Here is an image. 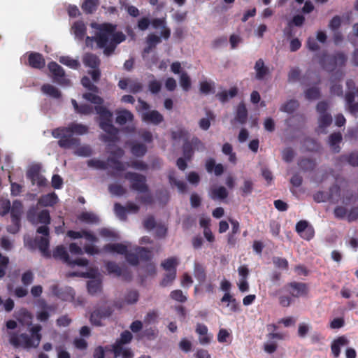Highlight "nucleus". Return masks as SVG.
<instances>
[{"instance_id":"nucleus-44","label":"nucleus","mask_w":358,"mask_h":358,"mask_svg":"<svg viewBox=\"0 0 358 358\" xmlns=\"http://www.w3.org/2000/svg\"><path fill=\"white\" fill-rule=\"evenodd\" d=\"M87 165L90 167L99 170H106L108 167V162L102 161L97 159H91L87 161Z\"/></svg>"},{"instance_id":"nucleus-58","label":"nucleus","mask_w":358,"mask_h":358,"mask_svg":"<svg viewBox=\"0 0 358 358\" xmlns=\"http://www.w3.org/2000/svg\"><path fill=\"white\" fill-rule=\"evenodd\" d=\"M75 154L80 157H90L92 154V150L90 145L77 146Z\"/></svg>"},{"instance_id":"nucleus-59","label":"nucleus","mask_w":358,"mask_h":358,"mask_svg":"<svg viewBox=\"0 0 358 358\" xmlns=\"http://www.w3.org/2000/svg\"><path fill=\"white\" fill-rule=\"evenodd\" d=\"M273 263L275 265V266L278 268H282L284 270L288 269L289 264L288 261L285 258L274 257L273 258Z\"/></svg>"},{"instance_id":"nucleus-4","label":"nucleus","mask_w":358,"mask_h":358,"mask_svg":"<svg viewBox=\"0 0 358 358\" xmlns=\"http://www.w3.org/2000/svg\"><path fill=\"white\" fill-rule=\"evenodd\" d=\"M318 57L319 63L322 68L330 72L335 71L337 68L345 66L348 61L347 55L341 51L336 52L333 55H328L324 52Z\"/></svg>"},{"instance_id":"nucleus-11","label":"nucleus","mask_w":358,"mask_h":358,"mask_svg":"<svg viewBox=\"0 0 358 358\" xmlns=\"http://www.w3.org/2000/svg\"><path fill=\"white\" fill-rule=\"evenodd\" d=\"M283 289L294 298L306 296L308 292V285L304 282H289L283 287Z\"/></svg>"},{"instance_id":"nucleus-46","label":"nucleus","mask_w":358,"mask_h":358,"mask_svg":"<svg viewBox=\"0 0 358 358\" xmlns=\"http://www.w3.org/2000/svg\"><path fill=\"white\" fill-rule=\"evenodd\" d=\"M194 148L192 146V143H190L189 141H186L182 145V153L184 157L187 160L189 161L192 159L193 155H194Z\"/></svg>"},{"instance_id":"nucleus-31","label":"nucleus","mask_w":358,"mask_h":358,"mask_svg":"<svg viewBox=\"0 0 358 358\" xmlns=\"http://www.w3.org/2000/svg\"><path fill=\"white\" fill-rule=\"evenodd\" d=\"M99 4V0H84L81 8L85 13L92 14L96 10Z\"/></svg>"},{"instance_id":"nucleus-30","label":"nucleus","mask_w":358,"mask_h":358,"mask_svg":"<svg viewBox=\"0 0 358 358\" xmlns=\"http://www.w3.org/2000/svg\"><path fill=\"white\" fill-rule=\"evenodd\" d=\"M106 251L111 253L125 255L127 252V246L122 243H108L104 246Z\"/></svg>"},{"instance_id":"nucleus-27","label":"nucleus","mask_w":358,"mask_h":358,"mask_svg":"<svg viewBox=\"0 0 358 358\" xmlns=\"http://www.w3.org/2000/svg\"><path fill=\"white\" fill-rule=\"evenodd\" d=\"M343 137L341 132H334L329 137V144L334 152L337 153L341 150L340 143L342 141Z\"/></svg>"},{"instance_id":"nucleus-17","label":"nucleus","mask_w":358,"mask_h":358,"mask_svg":"<svg viewBox=\"0 0 358 358\" xmlns=\"http://www.w3.org/2000/svg\"><path fill=\"white\" fill-rule=\"evenodd\" d=\"M28 64L33 69H41L45 66V61L41 53L31 52L28 55Z\"/></svg>"},{"instance_id":"nucleus-53","label":"nucleus","mask_w":358,"mask_h":358,"mask_svg":"<svg viewBox=\"0 0 358 358\" xmlns=\"http://www.w3.org/2000/svg\"><path fill=\"white\" fill-rule=\"evenodd\" d=\"M114 210L117 216L122 220H126L127 219V208L123 206L119 203H116L114 205Z\"/></svg>"},{"instance_id":"nucleus-19","label":"nucleus","mask_w":358,"mask_h":358,"mask_svg":"<svg viewBox=\"0 0 358 358\" xmlns=\"http://www.w3.org/2000/svg\"><path fill=\"white\" fill-rule=\"evenodd\" d=\"M117 115L115 122L119 125H124L127 122H131L134 120V116L129 110L127 109L116 110Z\"/></svg>"},{"instance_id":"nucleus-9","label":"nucleus","mask_w":358,"mask_h":358,"mask_svg":"<svg viewBox=\"0 0 358 358\" xmlns=\"http://www.w3.org/2000/svg\"><path fill=\"white\" fill-rule=\"evenodd\" d=\"M124 178L130 182V188L140 193L148 192L149 187L147 185L146 177L136 172H127Z\"/></svg>"},{"instance_id":"nucleus-39","label":"nucleus","mask_w":358,"mask_h":358,"mask_svg":"<svg viewBox=\"0 0 358 358\" xmlns=\"http://www.w3.org/2000/svg\"><path fill=\"white\" fill-rule=\"evenodd\" d=\"M254 189V182L250 179H245L243 184L241 186L239 190L241 195L245 197L252 194Z\"/></svg>"},{"instance_id":"nucleus-52","label":"nucleus","mask_w":358,"mask_h":358,"mask_svg":"<svg viewBox=\"0 0 358 358\" xmlns=\"http://www.w3.org/2000/svg\"><path fill=\"white\" fill-rule=\"evenodd\" d=\"M43 308H45V310L38 312L36 313V319L39 322H45L48 321L50 317V314L47 310H52V307L51 306H48L44 302V306H43Z\"/></svg>"},{"instance_id":"nucleus-18","label":"nucleus","mask_w":358,"mask_h":358,"mask_svg":"<svg viewBox=\"0 0 358 358\" xmlns=\"http://www.w3.org/2000/svg\"><path fill=\"white\" fill-rule=\"evenodd\" d=\"M118 87L121 90H142L143 85L136 78H127L121 79L118 83Z\"/></svg>"},{"instance_id":"nucleus-40","label":"nucleus","mask_w":358,"mask_h":358,"mask_svg":"<svg viewBox=\"0 0 358 358\" xmlns=\"http://www.w3.org/2000/svg\"><path fill=\"white\" fill-rule=\"evenodd\" d=\"M299 106L298 101L291 99L282 104L280 110L285 113H292L298 108Z\"/></svg>"},{"instance_id":"nucleus-56","label":"nucleus","mask_w":358,"mask_h":358,"mask_svg":"<svg viewBox=\"0 0 358 358\" xmlns=\"http://www.w3.org/2000/svg\"><path fill=\"white\" fill-rule=\"evenodd\" d=\"M177 259L174 257L168 258L162 264V267L169 272L176 270Z\"/></svg>"},{"instance_id":"nucleus-62","label":"nucleus","mask_w":358,"mask_h":358,"mask_svg":"<svg viewBox=\"0 0 358 358\" xmlns=\"http://www.w3.org/2000/svg\"><path fill=\"white\" fill-rule=\"evenodd\" d=\"M38 214V213H37L36 207H35V206L30 207L27 213V220L33 224H37Z\"/></svg>"},{"instance_id":"nucleus-13","label":"nucleus","mask_w":358,"mask_h":358,"mask_svg":"<svg viewBox=\"0 0 358 358\" xmlns=\"http://www.w3.org/2000/svg\"><path fill=\"white\" fill-rule=\"evenodd\" d=\"M113 312V310L110 306L101 307L94 310L90 315L91 323L97 327L102 326L101 320L109 317Z\"/></svg>"},{"instance_id":"nucleus-22","label":"nucleus","mask_w":358,"mask_h":358,"mask_svg":"<svg viewBox=\"0 0 358 358\" xmlns=\"http://www.w3.org/2000/svg\"><path fill=\"white\" fill-rule=\"evenodd\" d=\"M58 202V196L55 192L41 196L38 204L43 207H52Z\"/></svg>"},{"instance_id":"nucleus-5","label":"nucleus","mask_w":358,"mask_h":358,"mask_svg":"<svg viewBox=\"0 0 358 358\" xmlns=\"http://www.w3.org/2000/svg\"><path fill=\"white\" fill-rule=\"evenodd\" d=\"M289 82L296 83L300 82L302 84L309 86L308 90H317L314 85L317 84L319 78L316 72L307 70L304 75H301V71L299 67L292 68L287 75Z\"/></svg>"},{"instance_id":"nucleus-64","label":"nucleus","mask_w":358,"mask_h":358,"mask_svg":"<svg viewBox=\"0 0 358 358\" xmlns=\"http://www.w3.org/2000/svg\"><path fill=\"white\" fill-rule=\"evenodd\" d=\"M342 158L344 159L348 163L353 166H358V153L352 152L348 155H343Z\"/></svg>"},{"instance_id":"nucleus-54","label":"nucleus","mask_w":358,"mask_h":358,"mask_svg":"<svg viewBox=\"0 0 358 358\" xmlns=\"http://www.w3.org/2000/svg\"><path fill=\"white\" fill-rule=\"evenodd\" d=\"M109 192L115 196H122L126 193V189L119 184H110L108 186Z\"/></svg>"},{"instance_id":"nucleus-16","label":"nucleus","mask_w":358,"mask_h":358,"mask_svg":"<svg viewBox=\"0 0 358 358\" xmlns=\"http://www.w3.org/2000/svg\"><path fill=\"white\" fill-rule=\"evenodd\" d=\"M349 340L345 336H338L331 344V350L333 356L338 358L340 356L341 348L349 344Z\"/></svg>"},{"instance_id":"nucleus-28","label":"nucleus","mask_w":358,"mask_h":358,"mask_svg":"<svg viewBox=\"0 0 358 358\" xmlns=\"http://www.w3.org/2000/svg\"><path fill=\"white\" fill-rule=\"evenodd\" d=\"M222 303L228 302L227 306L232 312H238L240 310V303L237 300L234 298L229 292L225 293L221 299Z\"/></svg>"},{"instance_id":"nucleus-23","label":"nucleus","mask_w":358,"mask_h":358,"mask_svg":"<svg viewBox=\"0 0 358 358\" xmlns=\"http://www.w3.org/2000/svg\"><path fill=\"white\" fill-rule=\"evenodd\" d=\"M83 62L86 67L91 69L99 68L101 60L96 55L87 52L83 55Z\"/></svg>"},{"instance_id":"nucleus-61","label":"nucleus","mask_w":358,"mask_h":358,"mask_svg":"<svg viewBox=\"0 0 358 358\" xmlns=\"http://www.w3.org/2000/svg\"><path fill=\"white\" fill-rule=\"evenodd\" d=\"M127 262L133 266H137L139 264L138 257L136 252H129L124 255Z\"/></svg>"},{"instance_id":"nucleus-1","label":"nucleus","mask_w":358,"mask_h":358,"mask_svg":"<svg viewBox=\"0 0 358 358\" xmlns=\"http://www.w3.org/2000/svg\"><path fill=\"white\" fill-rule=\"evenodd\" d=\"M83 96L87 101L96 105L94 110L99 115V126L107 134L101 135V140L106 143L117 142L119 139V129L113 124V113L106 107L101 106L103 99L92 92L85 93Z\"/></svg>"},{"instance_id":"nucleus-12","label":"nucleus","mask_w":358,"mask_h":358,"mask_svg":"<svg viewBox=\"0 0 358 358\" xmlns=\"http://www.w3.org/2000/svg\"><path fill=\"white\" fill-rule=\"evenodd\" d=\"M52 75L53 80L59 84L69 85L70 80L66 76L64 69L55 62H51L48 65Z\"/></svg>"},{"instance_id":"nucleus-37","label":"nucleus","mask_w":358,"mask_h":358,"mask_svg":"<svg viewBox=\"0 0 358 358\" xmlns=\"http://www.w3.org/2000/svg\"><path fill=\"white\" fill-rule=\"evenodd\" d=\"M228 196V192L227 189L223 187L220 186L217 188H215L212 189L210 192V198L213 200H223L226 199Z\"/></svg>"},{"instance_id":"nucleus-47","label":"nucleus","mask_w":358,"mask_h":358,"mask_svg":"<svg viewBox=\"0 0 358 358\" xmlns=\"http://www.w3.org/2000/svg\"><path fill=\"white\" fill-rule=\"evenodd\" d=\"M332 122V117L331 114L328 113H324V114H320L318 120L319 127L321 129H324L329 127Z\"/></svg>"},{"instance_id":"nucleus-57","label":"nucleus","mask_w":358,"mask_h":358,"mask_svg":"<svg viewBox=\"0 0 358 358\" xmlns=\"http://www.w3.org/2000/svg\"><path fill=\"white\" fill-rule=\"evenodd\" d=\"M180 85L183 90H188L191 86V80L187 72L182 71L180 76Z\"/></svg>"},{"instance_id":"nucleus-43","label":"nucleus","mask_w":358,"mask_h":358,"mask_svg":"<svg viewBox=\"0 0 358 358\" xmlns=\"http://www.w3.org/2000/svg\"><path fill=\"white\" fill-rule=\"evenodd\" d=\"M207 117L201 118L199 122V127L203 130H208L210 127V120L215 119V115L213 112L208 110L206 113Z\"/></svg>"},{"instance_id":"nucleus-2","label":"nucleus","mask_w":358,"mask_h":358,"mask_svg":"<svg viewBox=\"0 0 358 358\" xmlns=\"http://www.w3.org/2000/svg\"><path fill=\"white\" fill-rule=\"evenodd\" d=\"M88 131V127L78 123H71L68 127H58L52 131L54 138H59L58 145L64 149L74 148L80 145V141L73 134L83 135Z\"/></svg>"},{"instance_id":"nucleus-38","label":"nucleus","mask_w":358,"mask_h":358,"mask_svg":"<svg viewBox=\"0 0 358 358\" xmlns=\"http://www.w3.org/2000/svg\"><path fill=\"white\" fill-rule=\"evenodd\" d=\"M194 275L200 283L203 282L206 279L205 268L199 263L194 264Z\"/></svg>"},{"instance_id":"nucleus-25","label":"nucleus","mask_w":358,"mask_h":358,"mask_svg":"<svg viewBox=\"0 0 358 358\" xmlns=\"http://www.w3.org/2000/svg\"><path fill=\"white\" fill-rule=\"evenodd\" d=\"M196 332L199 335V343L202 345L208 344L211 336L208 334V327L203 324H197Z\"/></svg>"},{"instance_id":"nucleus-8","label":"nucleus","mask_w":358,"mask_h":358,"mask_svg":"<svg viewBox=\"0 0 358 358\" xmlns=\"http://www.w3.org/2000/svg\"><path fill=\"white\" fill-rule=\"evenodd\" d=\"M23 211L22 203L15 200L10 206V217L12 224L7 227V231L13 234H17L21 228V215Z\"/></svg>"},{"instance_id":"nucleus-41","label":"nucleus","mask_w":358,"mask_h":358,"mask_svg":"<svg viewBox=\"0 0 358 358\" xmlns=\"http://www.w3.org/2000/svg\"><path fill=\"white\" fill-rule=\"evenodd\" d=\"M131 153L138 157L144 156L147 152V147L143 143H134L131 147Z\"/></svg>"},{"instance_id":"nucleus-15","label":"nucleus","mask_w":358,"mask_h":358,"mask_svg":"<svg viewBox=\"0 0 358 358\" xmlns=\"http://www.w3.org/2000/svg\"><path fill=\"white\" fill-rule=\"evenodd\" d=\"M139 294L138 291L131 289L127 292L124 299L114 301V306L118 309L122 308L125 305H132L138 301Z\"/></svg>"},{"instance_id":"nucleus-24","label":"nucleus","mask_w":358,"mask_h":358,"mask_svg":"<svg viewBox=\"0 0 358 358\" xmlns=\"http://www.w3.org/2000/svg\"><path fill=\"white\" fill-rule=\"evenodd\" d=\"M35 242L43 255L46 258H50L51 254L49 251V238L41 236L36 238Z\"/></svg>"},{"instance_id":"nucleus-3","label":"nucleus","mask_w":358,"mask_h":358,"mask_svg":"<svg viewBox=\"0 0 358 358\" xmlns=\"http://www.w3.org/2000/svg\"><path fill=\"white\" fill-rule=\"evenodd\" d=\"M41 330L42 327L40 324H36L30 328V336L25 333L20 334L11 333L9 342L15 348L22 347L25 349L36 348L42 339Z\"/></svg>"},{"instance_id":"nucleus-34","label":"nucleus","mask_w":358,"mask_h":358,"mask_svg":"<svg viewBox=\"0 0 358 358\" xmlns=\"http://www.w3.org/2000/svg\"><path fill=\"white\" fill-rule=\"evenodd\" d=\"M72 29L76 37L80 40H83L86 34L87 28L82 21L76 22L72 26Z\"/></svg>"},{"instance_id":"nucleus-10","label":"nucleus","mask_w":358,"mask_h":358,"mask_svg":"<svg viewBox=\"0 0 358 358\" xmlns=\"http://www.w3.org/2000/svg\"><path fill=\"white\" fill-rule=\"evenodd\" d=\"M116 25L111 23H103L100 24L99 31L94 36L95 41L99 48H103L110 43L111 35L115 31Z\"/></svg>"},{"instance_id":"nucleus-35","label":"nucleus","mask_w":358,"mask_h":358,"mask_svg":"<svg viewBox=\"0 0 358 358\" xmlns=\"http://www.w3.org/2000/svg\"><path fill=\"white\" fill-rule=\"evenodd\" d=\"M72 105L76 113L82 115H90L93 112V108L86 103L78 104L75 99H71Z\"/></svg>"},{"instance_id":"nucleus-36","label":"nucleus","mask_w":358,"mask_h":358,"mask_svg":"<svg viewBox=\"0 0 358 358\" xmlns=\"http://www.w3.org/2000/svg\"><path fill=\"white\" fill-rule=\"evenodd\" d=\"M87 288L89 294L95 295L101 292V282L99 280H91L87 282Z\"/></svg>"},{"instance_id":"nucleus-49","label":"nucleus","mask_w":358,"mask_h":358,"mask_svg":"<svg viewBox=\"0 0 358 358\" xmlns=\"http://www.w3.org/2000/svg\"><path fill=\"white\" fill-rule=\"evenodd\" d=\"M51 217L48 210H42L37 215V223L48 225L50 224Z\"/></svg>"},{"instance_id":"nucleus-55","label":"nucleus","mask_w":358,"mask_h":358,"mask_svg":"<svg viewBox=\"0 0 358 358\" xmlns=\"http://www.w3.org/2000/svg\"><path fill=\"white\" fill-rule=\"evenodd\" d=\"M108 164L110 163V166L117 171H122L125 170L124 164L118 159L109 157L107 159Z\"/></svg>"},{"instance_id":"nucleus-6","label":"nucleus","mask_w":358,"mask_h":358,"mask_svg":"<svg viewBox=\"0 0 358 358\" xmlns=\"http://www.w3.org/2000/svg\"><path fill=\"white\" fill-rule=\"evenodd\" d=\"M133 335L128 331H124L121 333L120 338L117 339L115 343L110 345V352L114 354V357L117 358H133L134 353L131 348L124 347V345L131 343Z\"/></svg>"},{"instance_id":"nucleus-21","label":"nucleus","mask_w":358,"mask_h":358,"mask_svg":"<svg viewBox=\"0 0 358 358\" xmlns=\"http://www.w3.org/2000/svg\"><path fill=\"white\" fill-rule=\"evenodd\" d=\"M255 70L256 72V78L257 80H264L267 76L270 74V70L268 66L264 64L262 59H259L255 65Z\"/></svg>"},{"instance_id":"nucleus-20","label":"nucleus","mask_w":358,"mask_h":358,"mask_svg":"<svg viewBox=\"0 0 358 358\" xmlns=\"http://www.w3.org/2000/svg\"><path fill=\"white\" fill-rule=\"evenodd\" d=\"M67 236L72 239H77L80 238H85L87 241L91 242H96L97 238L94 234L92 232L86 230H82L80 231H76L73 230H69L67 231Z\"/></svg>"},{"instance_id":"nucleus-50","label":"nucleus","mask_w":358,"mask_h":358,"mask_svg":"<svg viewBox=\"0 0 358 358\" xmlns=\"http://www.w3.org/2000/svg\"><path fill=\"white\" fill-rule=\"evenodd\" d=\"M106 269L109 273H113L117 276L122 275V269L117 264L114 262H108L106 265Z\"/></svg>"},{"instance_id":"nucleus-14","label":"nucleus","mask_w":358,"mask_h":358,"mask_svg":"<svg viewBox=\"0 0 358 358\" xmlns=\"http://www.w3.org/2000/svg\"><path fill=\"white\" fill-rule=\"evenodd\" d=\"M51 291L55 296L63 301H71L75 296V291L70 287L61 288L55 285L51 287Z\"/></svg>"},{"instance_id":"nucleus-42","label":"nucleus","mask_w":358,"mask_h":358,"mask_svg":"<svg viewBox=\"0 0 358 358\" xmlns=\"http://www.w3.org/2000/svg\"><path fill=\"white\" fill-rule=\"evenodd\" d=\"M78 219L81 222H86L88 224H93L99 222L98 217L94 213L89 212L81 213L78 215Z\"/></svg>"},{"instance_id":"nucleus-60","label":"nucleus","mask_w":358,"mask_h":358,"mask_svg":"<svg viewBox=\"0 0 358 358\" xmlns=\"http://www.w3.org/2000/svg\"><path fill=\"white\" fill-rule=\"evenodd\" d=\"M238 91H222L216 96L221 102L224 103L228 101L229 98H233L237 95Z\"/></svg>"},{"instance_id":"nucleus-33","label":"nucleus","mask_w":358,"mask_h":358,"mask_svg":"<svg viewBox=\"0 0 358 358\" xmlns=\"http://www.w3.org/2000/svg\"><path fill=\"white\" fill-rule=\"evenodd\" d=\"M299 167L303 171H312L316 166V162L310 158H301L298 162Z\"/></svg>"},{"instance_id":"nucleus-48","label":"nucleus","mask_w":358,"mask_h":358,"mask_svg":"<svg viewBox=\"0 0 358 358\" xmlns=\"http://www.w3.org/2000/svg\"><path fill=\"white\" fill-rule=\"evenodd\" d=\"M169 180L171 185L176 186L180 192H185L187 189V185L183 181L178 180L174 176V174L169 175Z\"/></svg>"},{"instance_id":"nucleus-7","label":"nucleus","mask_w":358,"mask_h":358,"mask_svg":"<svg viewBox=\"0 0 358 358\" xmlns=\"http://www.w3.org/2000/svg\"><path fill=\"white\" fill-rule=\"evenodd\" d=\"M136 109L138 111L142 112V120L145 122L157 125L164 121V117L159 112L156 110H148L150 105L141 99L138 100Z\"/></svg>"},{"instance_id":"nucleus-51","label":"nucleus","mask_w":358,"mask_h":358,"mask_svg":"<svg viewBox=\"0 0 358 358\" xmlns=\"http://www.w3.org/2000/svg\"><path fill=\"white\" fill-rule=\"evenodd\" d=\"M138 254V260L148 261L150 259V251L143 247L136 246L134 249Z\"/></svg>"},{"instance_id":"nucleus-45","label":"nucleus","mask_w":358,"mask_h":358,"mask_svg":"<svg viewBox=\"0 0 358 358\" xmlns=\"http://www.w3.org/2000/svg\"><path fill=\"white\" fill-rule=\"evenodd\" d=\"M59 62L73 69H77L80 66V63L78 60L69 56L61 57L59 58Z\"/></svg>"},{"instance_id":"nucleus-26","label":"nucleus","mask_w":358,"mask_h":358,"mask_svg":"<svg viewBox=\"0 0 358 358\" xmlns=\"http://www.w3.org/2000/svg\"><path fill=\"white\" fill-rule=\"evenodd\" d=\"M206 169L208 173L214 171L215 176H221L224 171V166L222 164H215V160L210 158L206 161Z\"/></svg>"},{"instance_id":"nucleus-32","label":"nucleus","mask_w":358,"mask_h":358,"mask_svg":"<svg viewBox=\"0 0 358 358\" xmlns=\"http://www.w3.org/2000/svg\"><path fill=\"white\" fill-rule=\"evenodd\" d=\"M52 257L55 259H62L64 263L68 264L70 257L66 248L63 245H58L53 250Z\"/></svg>"},{"instance_id":"nucleus-63","label":"nucleus","mask_w":358,"mask_h":358,"mask_svg":"<svg viewBox=\"0 0 358 358\" xmlns=\"http://www.w3.org/2000/svg\"><path fill=\"white\" fill-rule=\"evenodd\" d=\"M10 202L8 199L0 200V215L1 216L6 215L10 210Z\"/></svg>"},{"instance_id":"nucleus-29","label":"nucleus","mask_w":358,"mask_h":358,"mask_svg":"<svg viewBox=\"0 0 358 358\" xmlns=\"http://www.w3.org/2000/svg\"><path fill=\"white\" fill-rule=\"evenodd\" d=\"M235 119L241 124L246 122L248 119V110L243 102H241L238 105Z\"/></svg>"}]
</instances>
